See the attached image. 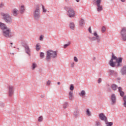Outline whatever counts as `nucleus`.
Segmentation results:
<instances>
[{"label":"nucleus","mask_w":126,"mask_h":126,"mask_svg":"<svg viewBox=\"0 0 126 126\" xmlns=\"http://www.w3.org/2000/svg\"><path fill=\"white\" fill-rule=\"evenodd\" d=\"M122 62H123L122 58H118L115 55H112V58L109 62V64L112 67L121 66L122 65Z\"/></svg>","instance_id":"nucleus-1"},{"label":"nucleus","mask_w":126,"mask_h":126,"mask_svg":"<svg viewBox=\"0 0 126 126\" xmlns=\"http://www.w3.org/2000/svg\"><path fill=\"white\" fill-rule=\"evenodd\" d=\"M0 29L2 31V34L6 38H10L11 35V30L7 28L6 25L4 23H0Z\"/></svg>","instance_id":"nucleus-2"},{"label":"nucleus","mask_w":126,"mask_h":126,"mask_svg":"<svg viewBox=\"0 0 126 126\" xmlns=\"http://www.w3.org/2000/svg\"><path fill=\"white\" fill-rule=\"evenodd\" d=\"M1 16L2 19H3L6 23H12V19L11 16H10L9 14L1 13Z\"/></svg>","instance_id":"nucleus-3"},{"label":"nucleus","mask_w":126,"mask_h":126,"mask_svg":"<svg viewBox=\"0 0 126 126\" xmlns=\"http://www.w3.org/2000/svg\"><path fill=\"white\" fill-rule=\"evenodd\" d=\"M58 56V53L56 51H54L52 50H49L47 52V60H50L51 58H56Z\"/></svg>","instance_id":"nucleus-4"},{"label":"nucleus","mask_w":126,"mask_h":126,"mask_svg":"<svg viewBox=\"0 0 126 126\" xmlns=\"http://www.w3.org/2000/svg\"><path fill=\"white\" fill-rule=\"evenodd\" d=\"M33 17L36 20H38L41 17V15H40V7L39 6H37L33 11Z\"/></svg>","instance_id":"nucleus-5"},{"label":"nucleus","mask_w":126,"mask_h":126,"mask_svg":"<svg viewBox=\"0 0 126 126\" xmlns=\"http://www.w3.org/2000/svg\"><path fill=\"white\" fill-rule=\"evenodd\" d=\"M67 10V15H68L69 17H74L75 16V11L72 8H67L66 7Z\"/></svg>","instance_id":"nucleus-6"},{"label":"nucleus","mask_w":126,"mask_h":126,"mask_svg":"<svg viewBox=\"0 0 126 126\" xmlns=\"http://www.w3.org/2000/svg\"><path fill=\"white\" fill-rule=\"evenodd\" d=\"M8 94H14V87L13 86L9 85L8 86Z\"/></svg>","instance_id":"nucleus-7"},{"label":"nucleus","mask_w":126,"mask_h":126,"mask_svg":"<svg viewBox=\"0 0 126 126\" xmlns=\"http://www.w3.org/2000/svg\"><path fill=\"white\" fill-rule=\"evenodd\" d=\"M99 118L101 121H105V122L107 121V117L103 114V113H100L99 115Z\"/></svg>","instance_id":"nucleus-8"},{"label":"nucleus","mask_w":126,"mask_h":126,"mask_svg":"<svg viewBox=\"0 0 126 126\" xmlns=\"http://www.w3.org/2000/svg\"><path fill=\"white\" fill-rule=\"evenodd\" d=\"M94 35L95 37V39H96L97 43H100V42H101V38H100L99 35H98L97 32H95L94 33Z\"/></svg>","instance_id":"nucleus-9"},{"label":"nucleus","mask_w":126,"mask_h":126,"mask_svg":"<svg viewBox=\"0 0 126 126\" xmlns=\"http://www.w3.org/2000/svg\"><path fill=\"white\" fill-rule=\"evenodd\" d=\"M19 13V11L17 9H14L12 10V14L14 16H17L18 15V13Z\"/></svg>","instance_id":"nucleus-10"},{"label":"nucleus","mask_w":126,"mask_h":126,"mask_svg":"<svg viewBox=\"0 0 126 126\" xmlns=\"http://www.w3.org/2000/svg\"><path fill=\"white\" fill-rule=\"evenodd\" d=\"M97 8V11L100 12V11H102L103 10V6L101 5V3L96 4Z\"/></svg>","instance_id":"nucleus-11"},{"label":"nucleus","mask_w":126,"mask_h":126,"mask_svg":"<svg viewBox=\"0 0 126 126\" xmlns=\"http://www.w3.org/2000/svg\"><path fill=\"white\" fill-rule=\"evenodd\" d=\"M111 99L113 104L116 103V95H115V94H112L111 95Z\"/></svg>","instance_id":"nucleus-12"},{"label":"nucleus","mask_w":126,"mask_h":126,"mask_svg":"<svg viewBox=\"0 0 126 126\" xmlns=\"http://www.w3.org/2000/svg\"><path fill=\"white\" fill-rule=\"evenodd\" d=\"M69 99L71 101H72V100H73V92H70L69 93Z\"/></svg>","instance_id":"nucleus-13"},{"label":"nucleus","mask_w":126,"mask_h":126,"mask_svg":"<svg viewBox=\"0 0 126 126\" xmlns=\"http://www.w3.org/2000/svg\"><path fill=\"white\" fill-rule=\"evenodd\" d=\"M121 36L126 35V28H123L121 32Z\"/></svg>","instance_id":"nucleus-14"},{"label":"nucleus","mask_w":126,"mask_h":126,"mask_svg":"<svg viewBox=\"0 0 126 126\" xmlns=\"http://www.w3.org/2000/svg\"><path fill=\"white\" fill-rule=\"evenodd\" d=\"M25 11V7H24V5H21L20 7V12L21 13H23Z\"/></svg>","instance_id":"nucleus-15"},{"label":"nucleus","mask_w":126,"mask_h":126,"mask_svg":"<svg viewBox=\"0 0 126 126\" xmlns=\"http://www.w3.org/2000/svg\"><path fill=\"white\" fill-rule=\"evenodd\" d=\"M25 48L26 49V52L27 54H29L30 53V49L29 48V46L28 45H26L25 46Z\"/></svg>","instance_id":"nucleus-16"},{"label":"nucleus","mask_w":126,"mask_h":126,"mask_svg":"<svg viewBox=\"0 0 126 126\" xmlns=\"http://www.w3.org/2000/svg\"><path fill=\"white\" fill-rule=\"evenodd\" d=\"M78 115H79V111L78 110H76L74 112V115L75 118H77V117H78Z\"/></svg>","instance_id":"nucleus-17"},{"label":"nucleus","mask_w":126,"mask_h":126,"mask_svg":"<svg viewBox=\"0 0 126 126\" xmlns=\"http://www.w3.org/2000/svg\"><path fill=\"white\" fill-rule=\"evenodd\" d=\"M84 20L83 19H81L79 21V25L80 26H83L84 24H85Z\"/></svg>","instance_id":"nucleus-18"},{"label":"nucleus","mask_w":126,"mask_h":126,"mask_svg":"<svg viewBox=\"0 0 126 126\" xmlns=\"http://www.w3.org/2000/svg\"><path fill=\"white\" fill-rule=\"evenodd\" d=\"M69 27L71 29H74V27H75V25L73 22L70 23Z\"/></svg>","instance_id":"nucleus-19"},{"label":"nucleus","mask_w":126,"mask_h":126,"mask_svg":"<svg viewBox=\"0 0 126 126\" xmlns=\"http://www.w3.org/2000/svg\"><path fill=\"white\" fill-rule=\"evenodd\" d=\"M36 67H37V64L36 63H32V70H34V69H35Z\"/></svg>","instance_id":"nucleus-20"},{"label":"nucleus","mask_w":126,"mask_h":126,"mask_svg":"<svg viewBox=\"0 0 126 126\" xmlns=\"http://www.w3.org/2000/svg\"><path fill=\"white\" fill-rule=\"evenodd\" d=\"M41 49V45H40V43H37L36 45V51H39V50Z\"/></svg>","instance_id":"nucleus-21"},{"label":"nucleus","mask_w":126,"mask_h":126,"mask_svg":"<svg viewBox=\"0 0 126 126\" xmlns=\"http://www.w3.org/2000/svg\"><path fill=\"white\" fill-rule=\"evenodd\" d=\"M117 87H118V86H117V85H116L115 84H113L111 85V88H112V89H113V90H114V91L117 90Z\"/></svg>","instance_id":"nucleus-22"},{"label":"nucleus","mask_w":126,"mask_h":126,"mask_svg":"<svg viewBox=\"0 0 126 126\" xmlns=\"http://www.w3.org/2000/svg\"><path fill=\"white\" fill-rule=\"evenodd\" d=\"M86 94L85 91H82L81 93L79 94L80 96H84Z\"/></svg>","instance_id":"nucleus-23"},{"label":"nucleus","mask_w":126,"mask_h":126,"mask_svg":"<svg viewBox=\"0 0 126 126\" xmlns=\"http://www.w3.org/2000/svg\"><path fill=\"white\" fill-rule=\"evenodd\" d=\"M70 44H71V43L70 42H68L67 44L64 45L63 48L64 49H65L66 48H67V47H68V46H69V45H70Z\"/></svg>","instance_id":"nucleus-24"},{"label":"nucleus","mask_w":126,"mask_h":126,"mask_svg":"<svg viewBox=\"0 0 126 126\" xmlns=\"http://www.w3.org/2000/svg\"><path fill=\"white\" fill-rule=\"evenodd\" d=\"M67 105H68L67 102L64 103V104H63V109H66V108H67Z\"/></svg>","instance_id":"nucleus-25"},{"label":"nucleus","mask_w":126,"mask_h":126,"mask_svg":"<svg viewBox=\"0 0 126 126\" xmlns=\"http://www.w3.org/2000/svg\"><path fill=\"white\" fill-rule=\"evenodd\" d=\"M106 126H113V123L112 122H107L106 123Z\"/></svg>","instance_id":"nucleus-26"},{"label":"nucleus","mask_w":126,"mask_h":126,"mask_svg":"<svg viewBox=\"0 0 126 126\" xmlns=\"http://www.w3.org/2000/svg\"><path fill=\"white\" fill-rule=\"evenodd\" d=\"M40 57L41 59H43V57H45V54H44L43 52L40 53Z\"/></svg>","instance_id":"nucleus-27"},{"label":"nucleus","mask_w":126,"mask_h":126,"mask_svg":"<svg viewBox=\"0 0 126 126\" xmlns=\"http://www.w3.org/2000/svg\"><path fill=\"white\" fill-rule=\"evenodd\" d=\"M86 113L88 116H91V112H90V111L89 110V109L87 110Z\"/></svg>","instance_id":"nucleus-28"},{"label":"nucleus","mask_w":126,"mask_h":126,"mask_svg":"<svg viewBox=\"0 0 126 126\" xmlns=\"http://www.w3.org/2000/svg\"><path fill=\"white\" fill-rule=\"evenodd\" d=\"M121 36H122V38L123 41H126V34L121 35Z\"/></svg>","instance_id":"nucleus-29"},{"label":"nucleus","mask_w":126,"mask_h":126,"mask_svg":"<svg viewBox=\"0 0 126 126\" xmlns=\"http://www.w3.org/2000/svg\"><path fill=\"white\" fill-rule=\"evenodd\" d=\"M70 90H71V91L74 90V87L73 86V85L71 84L70 85Z\"/></svg>","instance_id":"nucleus-30"},{"label":"nucleus","mask_w":126,"mask_h":126,"mask_svg":"<svg viewBox=\"0 0 126 126\" xmlns=\"http://www.w3.org/2000/svg\"><path fill=\"white\" fill-rule=\"evenodd\" d=\"M42 9H43V12H47V9L45 8V6L44 5H42Z\"/></svg>","instance_id":"nucleus-31"},{"label":"nucleus","mask_w":126,"mask_h":126,"mask_svg":"<svg viewBox=\"0 0 126 126\" xmlns=\"http://www.w3.org/2000/svg\"><path fill=\"white\" fill-rule=\"evenodd\" d=\"M102 1V0H95V3H96V4L101 3Z\"/></svg>","instance_id":"nucleus-32"},{"label":"nucleus","mask_w":126,"mask_h":126,"mask_svg":"<svg viewBox=\"0 0 126 126\" xmlns=\"http://www.w3.org/2000/svg\"><path fill=\"white\" fill-rule=\"evenodd\" d=\"M101 31L102 32V33H104L105 32V31H106V28L105 27H102Z\"/></svg>","instance_id":"nucleus-33"},{"label":"nucleus","mask_w":126,"mask_h":126,"mask_svg":"<svg viewBox=\"0 0 126 126\" xmlns=\"http://www.w3.org/2000/svg\"><path fill=\"white\" fill-rule=\"evenodd\" d=\"M43 121V117L40 116L38 118V122H42Z\"/></svg>","instance_id":"nucleus-34"},{"label":"nucleus","mask_w":126,"mask_h":126,"mask_svg":"<svg viewBox=\"0 0 126 126\" xmlns=\"http://www.w3.org/2000/svg\"><path fill=\"white\" fill-rule=\"evenodd\" d=\"M96 126H101V123L99 122H96V125H95Z\"/></svg>","instance_id":"nucleus-35"},{"label":"nucleus","mask_w":126,"mask_h":126,"mask_svg":"<svg viewBox=\"0 0 126 126\" xmlns=\"http://www.w3.org/2000/svg\"><path fill=\"white\" fill-rule=\"evenodd\" d=\"M74 62H75L76 63H77V62H78V59H77V57H74Z\"/></svg>","instance_id":"nucleus-36"},{"label":"nucleus","mask_w":126,"mask_h":126,"mask_svg":"<svg viewBox=\"0 0 126 126\" xmlns=\"http://www.w3.org/2000/svg\"><path fill=\"white\" fill-rule=\"evenodd\" d=\"M120 95L122 96V97H123V96L125 95V93H124V92L123 91L120 92Z\"/></svg>","instance_id":"nucleus-37"},{"label":"nucleus","mask_w":126,"mask_h":126,"mask_svg":"<svg viewBox=\"0 0 126 126\" xmlns=\"http://www.w3.org/2000/svg\"><path fill=\"white\" fill-rule=\"evenodd\" d=\"M8 97H12L13 94H8Z\"/></svg>","instance_id":"nucleus-38"},{"label":"nucleus","mask_w":126,"mask_h":126,"mask_svg":"<svg viewBox=\"0 0 126 126\" xmlns=\"http://www.w3.org/2000/svg\"><path fill=\"white\" fill-rule=\"evenodd\" d=\"M89 32H90V33H92V31L91 30V27H89Z\"/></svg>","instance_id":"nucleus-39"},{"label":"nucleus","mask_w":126,"mask_h":126,"mask_svg":"<svg viewBox=\"0 0 126 126\" xmlns=\"http://www.w3.org/2000/svg\"><path fill=\"white\" fill-rule=\"evenodd\" d=\"M109 72H110V74H113V73H114L115 72V71H114L113 70H110Z\"/></svg>","instance_id":"nucleus-40"},{"label":"nucleus","mask_w":126,"mask_h":126,"mask_svg":"<svg viewBox=\"0 0 126 126\" xmlns=\"http://www.w3.org/2000/svg\"><path fill=\"white\" fill-rule=\"evenodd\" d=\"M51 84V82L50 80H48L47 82V85H50Z\"/></svg>","instance_id":"nucleus-41"},{"label":"nucleus","mask_w":126,"mask_h":126,"mask_svg":"<svg viewBox=\"0 0 126 126\" xmlns=\"http://www.w3.org/2000/svg\"><path fill=\"white\" fill-rule=\"evenodd\" d=\"M71 67H74V63H71Z\"/></svg>","instance_id":"nucleus-42"},{"label":"nucleus","mask_w":126,"mask_h":126,"mask_svg":"<svg viewBox=\"0 0 126 126\" xmlns=\"http://www.w3.org/2000/svg\"><path fill=\"white\" fill-rule=\"evenodd\" d=\"M101 81H102V79H101V78L98 79V83H101Z\"/></svg>","instance_id":"nucleus-43"},{"label":"nucleus","mask_w":126,"mask_h":126,"mask_svg":"<svg viewBox=\"0 0 126 126\" xmlns=\"http://www.w3.org/2000/svg\"><path fill=\"white\" fill-rule=\"evenodd\" d=\"M123 105H124V107L126 108V101H124V102L123 103Z\"/></svg>","instance_id":"nucleus-44"},{"label":"nucleus","mask_w":126,"mask_h":126,"mask_svg":"<svg viewBox=\"0 0 126 126\" xmlns=\"http://www.w3.org/2000/svg\"><path fill=\"white\" fill-rule=\"evenodd\" d=\"M39 40H40V41H42V40H43V35H41V36H40Z\"/></svg>","instance_id":"nucleus-45"},{"label":"nucleus","mask_w":126,"mask_h":126,"mask_svg":"<svg viewBox=\"0 0 126 126\" xmlns=\"http://www.w3.org/2000/svg\"><path fill=\"white\" fill-rule=\"evenodd\" d=\"M123 100H124V102H126V96H125L123 97Z\"/></svg>","instance_id":"nucleus-46"},{"label":"nucleus","mask_w":126,"mask_h":126,"mask_svg":"<svg viewBox=\"0 0 126 126\" xmlns=\"http://www.w3.org/2000/svg\"><path fill=\"white\" fill-rule=\"evenodd\" d=\"M118 90L119 92H122V88L121 87L118 88Z\"/></svg>","instance_id":"nucleus-47"},{"label":"nucleus","mask_w":126,"mask_h":126,"mask_svg":"<svg viewBox=\"0 0 126 126\" xmlns=\"http://www.w3.org/2000/svg\"><path fill=\"white\" fill-rule=\"evenodd\" d=\"M4 6V4H3V3H1L0 6Z\"/></svg>","instance_id":"nucleus-48"},{"label":"nucleus","mask_w":126,"mask_h":126,"mask_svg":"<svg viewBox=\"0 0 126 126\" xmlns=\"http://www.w3.org/2000/svg\"><path fill=\"white\" fill-rule=\"evenodd\" d=\"M1 107H4V104L1 103Z\"/></svg>","instance_id":"nucleus-49"},{"label":"nucleus","mask_w":126,"mask_h":126,"mask_svg":"<svg viewBox=\"0 0 126 126\" xmlns=\"http://www.w3.org/2000/svg\"><path fill=\"white\" fill-rule=\"evenodd\" d=\"M121 1H122V2H125V1H126V0H121Z\"/></svg>","instance_id":"nucleus-50"},{"label":"nucleus","mask_w":126,"mask_h":126,"mask_svg":"<svg viewBox=\"0 0 126 126\" xmlns=\"http://www.w3.org/2000/svg\"><path fill=\"white\" fill-rule=\"evenodd\" d=\"M80 0H76V1H77V2H79V1H80Z\"/></svg>","instance_id":"nucleus-51"},{"label":"nucleus","mask_w":126,"mask_h":126,"mask_svg":"<svg viewBox=\"0 0 126 126\" xmlns=\"http://www.w3.org/2000/svg\"><path fill=\"white\" fill-rule=\"evenodd\" d=\"M58 85H60V84H61V83L60 82H58Z\"/></svg>","instance_id":"nucleus-52"},{"label":"nucleus","mask_w":126,"mask_h":126,"mask_svg":"<svg viewBox=\"0 0 126 126\" xmlns=\"http://www.w3.org/2000/svg\"><path fill=\"white\" fill-rule=\"evenodd\" d=\"M65 0V1H66V2L68 1V0Z\"/></svg>","instance_id":"nucleus-53"},{"label":"nucleus","mask_w":126,"mask_h":126,"mask_svg":"<svg viewBox=\"0 0 126 126\" xmlns=\"http://www.w3.org/2000/svg\"><path fill=\"white\" fill-rule=\"evenodd\" d=\"M10 44H11V45H12V43H11Z\"/></svg>","instance_id":"nucleus-54"},{"label":"nucleus","mask_w":126,"mask_h":126,"mask_svg":"<svg viewBox=\"0 0 126 126\" xmlns=\"http://www.w3.org/2000/svg\"><path fill=\"white\" fill-rule=\"evenodd\" d=\"M12 55H14V54L12 53Z\"/></svg>","instance_id":"nucleus-55"}]
</instances>
